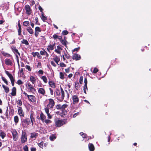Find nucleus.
Returning <instances> with one entry per match:
<instances>
[{
    "mask_svg": "<svg viewBox=\"0 0 151 151\" xmlns=\"http://www.w3.org/2000/svg\"><path fill=\"white\" fill-rule=\"evenodd\" d=\"M48 103L47 104V106L45 107V108H47L48 109H52L54 106L55 103L54 100L52 99H48Z\"/></svg>",
    "mask_w": 151,
    "mask_h": 151,
    "instance_id": "nucleus-3",
    "label": "nucleus"
},
{
    "mask_svg": "<svg viewBox=\"0 0 151 151\" xmlns=\"http://www.w3.org/2000/svg\"><path fill=\"white\" fill-rule=\"evenodd\" d=\"M72 99L74 104L77 103L78 102V98L76 95H73V96Z\"/></svg>",
    "mask_w": 151,
    "mask_h": 151,
    "instance_id": "nucleus-14",
    "label": "nucleus"
},
{
    "mask_svg": "<svg viewBox=\"0 0 151 151\" xmlns=\"http://www.w3.org/2000/svg\"><path fill=\"white\" fill-rule=\"evenodd\" d=\"M62 44L64 45H66V44L65 41L64 40H63L61 39V40H60Z\"/></svg>",
    "mask_w": 151,
    "mask_h": 151,
    "instance_id": "nucleus-52",
    "label": "nucleus"
},
{
    "mask_svg": "<svg viewBox=\"0 0 151 151\" xmlns=\"http://www.w3.org/2000/svg\"><path fill=\"white\" fill-rule=\"evenodd\" d=\"M11 95L13 96H14L16 95V89L15 87H13L12 89Z\"/></svg>",
    "mask_w": 151,
    "mask_h": 151,
    "instance_id": "nucleus-25",
    "label": "nucleus"
},
{
    "mask_svg": "<svg viewBox=\"0 0 151 151\" xmlns=\"http://www.w3.org/2000/svg\"><path fill=\"white\" fill-rule=\"evenodd\" d=\"M41 79H42L44 82L45 83H46L47 82V79L46 77L45 76H42L41 77Z\"/></svg>",
    "mask_w": 151,
    "mask_h": 151,
    "instance_id": "nucleus-34",
    "label": "nucleus"
},
{
    "mask_svg": "<svg viewBox=\"0 0 151 151\" xmlns=\"http://www.w3.org/2000/svg\"><path fill=\"white\" fill-rule=\"evenodd\" d=\"M45 113L47 114V118L48 119H51L52 117V115H51L49 112V109L47 108H45Z\"/></svg>",
    "mask_w": 151,
    "mask_h": 151,
    "instance_id": "nucleus-13",
    "label": "nucleus"
},
{
    "mask_svg": "<svg viewBox=\"0 0 151 151\" xmlns=\"http://www.w3.org/2000/svg\"><path fill=\"white\" fill-rule=\"evenodd\" d=\"M14 120L16 124H17L19 122V118L17 116H15L14 117Z\"/></svg>",
    "mask_w": 151,
    "mask_h": 151,
    "instance_id": "nucleus-36",
    "label": "nucleus"
},
{
    "mask_svg": "<svg viewBox=\"0 0 151 151\" xmlns=\"http://www.w3.org/2000/svg\"><path fill=\"white\" fill-rule=\"evenodd\" d=\"M41 31V29L40 27H36L35 29V36L36 37H37L39 34V33Z\"/></svg>",
    "mask_w": 151,
    "mask_h": 151,
    "instance_id": "nucleus-10",
    "label": "nucleus"
},
{
    "mask_svg": "<svg viewBox=\"0 0 151 151\" xmlns=\"http://www.w3.org/2000/svg\"><path fill=\"white\" fill-rule=\"evenodd\" d=\"M12 51L14 53H17L20 55V53L15 46H12L11 47Z\"/></svg>",
    "mask_w": 151,
    "mask_h": 151,
    "instance_id": "nucleus-27",
    "label": "nucleus"
},
{
    "mask_svg": "<svg viewBox=\"0 0 151 151\" xmlns=\"http://www.w3.org/2000/svg\"><path fill=\"white\" fill-rule=\"evenodd\" d=\"M21 141L22 143H24L27 141V136L25 132L22 131V135L21 137Z\"/></svg>",
    "mask_w": 151,
    "mask_h": 151,
    "instance_id": "nucleus-6",
    "label": "nucleus"
},
{
    "mask_svg": "<svg viewBox=\"0 0 151 151\" xmlns=\"http://www.w3.org/2000/svg\"><path fill=\"white\" fill-rule=\"evenodd\" d=\"M25 68H26L29 71H31V68L28 65H26L25 66Z\"/></svg>",
    "mask_w": 151,
    "mask_h": 151,
    "instance_id": "nucleus-50",
    "label": "nucleus"
},
{
    "mask_svg": "<svg viewBox=\"0 0 151 151\" xmlns=\"http://www.w3.org/2000/svg\"><path fill=\"white\" fill-rule=\"evenodd\" d=\"M26 86L29 92H32L35 91L33 86L29 82H27Z\"/></svg>",
    "mask_w": 151,
    "mask_h": 151,
    "instance_id": "nucleus-5",
    "label": "nucleus"
},
{
    "mask_svg": "<svg viewBox=\"0 0 151 151\" xmlns=\"http://www.w3.org/2000/svg\"><path fill=\"white\" fill-rule=\"evenodd\" d=\"M6 134L5 133L1 130H0V137L2 139H4L6 137Z\"/></svg>",
    "mask_w": 151,
    "mask_h": 151,
    "instance_id": "nucleus-26",
    "label": "nucleus"
},
{
    "mask_svg": "<svg viewBox=\"0 0 151 151\" xmlns=\"http://www.w3.org/2000/svg\"><path fill=\"white\" fill-rule=\"evenodd\" d=\"M41 18L42 20L43 21L46 20L47 19V18L44 16V13L43 12H42L41 14Z\"/></svg>",
    "mask_w": 151,
    "mask_h": 151,
    "instance_id": "nucleus-33",
    "label": "nucleus"
},
{
    "mask_svg": "<svg viewBox=\"0 0 151 151\" xmlns=\"http://www.w3.org/2000/svg\"><path fill=\"white\" fill-rule=\"evenodd\" d=\"M39 132L42 134H44L45 132L46 131H45L43 128H41L40 129Z\"/></svg>",
    "mask_w": 151,
    "mask_h": 151,
    "instance_id": "nucleus-47",
    "label": "nucleus"
},
{
    "mask_svg": "<svg viewBox=\"0 0 151 151\" xmlns=\"http://www.w3.org/2000/svg\"><path fill=\"white\" fill-rule=\"evenodd\" d=\"M2 87L4 88V91L6 93H8L9 91V89L8 87L5 86L4 85H2Z\"/></svg>",
    "mask_w": 151,
    "mask_h": 151,
    "instance_id": "nucleus-32",
    "label": "nucleus"
},
{
    "mask_svg": "<svg viewBox=\"0 0 151 151\" xmlns=\"http://www.w3.org/2000/svg\"><path fill=\"white\" fill-rule=\"evenodd\" d=\"M68 105L66 104L61 105V110H63L67 107Z\"/></svg>",
    "mask_w": 151,
    "mask_h": 151,
    "instance_id": "nucleus-43",
    "label": "nucleus"
},
{
    "mask_svg": "<svg viewBox=\"0 0 151 151\" xmlns=\"http://www.w3.org/2000/svg\"><path fill=\"white\" fill-rule=\"evenodd\" d=\"M30 81L33 84H35L36 83V78L33 76H30Z\"/></svg>",
    "mask_w": 151,
    "mask_h": 151,
    "instance_id": "nucleus-23",
    "label": "nucleus"
},
{
    "mask_svg": "<svg viewBox=\"0 0 151 151\" xmlns=\"http://www.w3.org/2000/svg\"><path fill=\"white\" fill-rule=\"evenodd\" d=\"M23 149L24 151H28V147L27 145H25Z\"/></svg>",
    "mask_w": 151,
    "mask_h": 151,
    "instance_id": "nucleus-57",
    "label": "nucleus"
},
{
    "mask_svg": "<svg viewBox=\"0 0 151 151\" xmlns=\"http://www.w3.org/2000/svg\"><path fill=\"white\" fill-rule=\"evenodd\" d=\"M88 148L90 151H93L94 150V147L93 145L92 144L89 143L88 145Z\"/></svg>",
    "mask_w": 151,
    "mask_h": 151,
    "instance_id": "nucleus-22",
    "label": "nucleus"
},
{
    "mask_svg": "<svg viewBox=\"0 0 151 151\" xmlns=\"http://www.w3.org/2000/svg\"><path fill=\"white\" fill-rule=\"evenodd\" d=\"M67 122V120L64 119L63 120H56L55 123L57 127H60L65 124Z\"/></svg>",
    "mask_w": 151,
    "mask_h": 151,
    "instance_id": "nucleus-2",
    "label": "nucleus"
},
{
    "mask_svg": "<svg viewBox=\"0 0 151 151\" xmlns=\"http://www.w3.org/2000/svg\"><path fill=\"white\" fill-rule=\"evenodd\" d=\"M83 81V77L82 76H81L80 77L79 79V82L81 84H82Z\"/></svg>",
    "mask_w": 151,
    "mask_h": 151,
    "instance_id": "nucleus-58",
    "label": "nucleus"
},
{
    "mask_svg": "<svg viewBox=\"0 0 151 151\" xmlns=\"http://www.w3.org/2000/svg\"><path fill=\"white\" fill-rule=\"evenodd\" d=\"M32 54L33 56L34 57L37 56V57L39 59H41L42 58V56L40 55L39 53L38 52H32Z\"/></svg>",
    "mask_w": 151,
    "mask_h": 151,
    "instance_id": "nucleus-18",
    "label": "nucleus"
},
{
    "mask_svg": "<svg viewBox=\"0 0 151 151\" xmlns=\"http://www.w3.org/2000/svg\"><path fill=\"white\" fill-rule=\"evenodd\" d=\"M55 47V42L53 43H50L47 46V50L49 52H50V50H53Z\"/></svg>",
    "mask_w": 151,
    "mask_h": 151,
    "instance_id": "nucleus-7",
    "label": "nucleus"
},
{
    "mask_svg": "<svg viewBox=\"0 0 151 151\" xmlns=\"http://www.w3.org/2000/svg\"><path fill=\"white\" fill-rule=\"evenodd\" d=\"M49 89L50 90V93L51 95H53V93H54L53 90L52 89H51V88H49Z\"/></svg>",
    "mask_w": 151,
    "mask_h": 151,
    "instance_id": "nucleus-62",
    "label": "nucleus"
},
{
    "mask_svg": "<svg viewBox=\"0 0 151 151\" xmlns=\"http://www.w3.org/2000/svg\"><path fill=\"white\" fill-rule=\"evenodd\" d=\"M68 32L66 30H64L62 32V33L64 35H66L68 34Z\"/></svg>",
    "mask_w": 151,
    "mask_h": 151,
    "instance_id": "nucleus-61",
    "label": "nucleus"
},
{
    "mask_svg": "<svg viewBox=\"0 0 151 151\" xmlns=\"http://www.w3.org/2000/svg\"><path fill=\"white\" fill-rule=\"evenodd\" d=\"M30 138L31 139H35L36 137H37L38 136V134L37 133H36L35 132H33L31 133L30 134Z\"/></svg>",
    "mask_w": 151,
    "mask_h": 151,
    "instance_id": "nucleus-20",
    "label": "nucleus"
},
{
    "mask_svg": "<svg viewBox=\"0 0 151 151\" xmlns=\"http://www.w3.org/2000/svg\"><path fill=\"white\" fill-rule=\"evenodd\" d=\"M64 56H65V57L68 59H70L71 57L70 55L67 53L65 52L64 53Z\"/></svg>",
    "mask_w": 151,
    "mask_h": 151,
    "instance_id": "nucleus-41",
    "label": "nucleus"
},
{
    "mask_svg": "<svg viewBox=\"0 0 151 151\" xmlns=\"http://www.w3.org/2000/svg\"><path fill=\"white\" fill-rule=\"evenodd\" d=\"M57 98L60 101H62L64 99L65 96V93L62 88L60 87L59 89H56L55 91Z\"/></svg>",
    "mask_w": 151,
    "mask_h": 151,
    "instance_id": "nucleus-1",
    "label": "nucleus"
},
{
    "mask_svg": "<svg viewBox=\"0 0 151 151\" xmlns=\"http://www.w3.org/2000/svg\"><path fill=\"white\" fill-rule=\"evenodd\" d=\"M80 134V135L82 136L83 138H84L86 137V134L83 133V132H81Z\"/></svg>",
    "mask_w": 151,
    "mask_h": 151,
    "instance_id": "nucleus-51",
    "label": "nucleus"
},
{
    "mask_svg": "<svg viewBox=\"0 0 151 151\" xmlns=\"http://www.w3.org/2000/svg\"><path fill=\"white\" fill-rule=\"evenodd\" d=\"M39 146L41 148H43V142H42L38 144Z\"/></svg>",
    "mask_w": 151,
    "mask_h": 151,
    "instance_id": "nucleus-54",
    "label": "nucleus"
},
{
    "mask_svg": "<svg viewBox=\"0 0 151 151\" xmlns=\"http://www.w3.org/2000/svg\"><path fill=\"white\" fill-rule=\"evenodd\" d=\"M24 122L26 123L28 125L30 124L31 122L29 119H26L24 120Z\"/></svg>",
    "mask_w": 151,
    "mask_h": 151,
    "instance_id": "nucleus-39",
    "label": "nucleus"
},
{
    "mask_svg": "<svg viewBox=\"0 0 151 151\" xmlns=\"http://www.w3.org/2000/svg\"><path fill=\"white\" fill-rule=\"evenodd\" d=\"M22 42L23 44H24L26 45H29V43L26 40H22Z\"/></svg>",
    "mask_w": 151,
    "mask_h": 151,
    "instance_id": "nucleus-37",
    "label": "nucleus"
},
{
    "mask_svg": "<svg viewBox=\"0 0 151 151\" xmlns=\"http://www.w3.org/2000/svg\"><path fill=\"white\" fill-rule=\"evenodd\" d=\"M53 37L55 39H58L59 40H61V37H58L56 34H55L53 35Z\"/></svg>",
    "mask_w": 151,
    "mask_h": 151,
    "instance_id": "nucleus-35",
    "label": "nucleus"
},
{
    "mask_svg": "<svg viewBox=\"0 0 151 151\" xmlns=\"http://www.w3.org/2000/svg\"><path fill=\"white\" fill-rule=\"evenodd\" d=\"M1 78L4 82L7 85H8V82L6 79L3 77H1Z\"/></svg>",
    "mask_w": 151,
    "mask_h": 151,
    "instance_id": "nucleus-48",
    "label": "nucleus"
},
{
    "mask_svg": "<svg viewBox=\"0 0 151 151\" xmlns=\"http://www.w3.org/2000/svg\"><path fill=\"white\" fill-rule=\"evenodd\" d=\"M56 138V136L54 134H51L50 137V139L51 141H54Z\"/></svg>",
    "mask_w": 151,
    "mask_h": 151,
    "instance_id": "nucleus-30",
    "label": "nucleus"
},
{
    "mask_svg": "<svg viewBox=\"0 0 151 151\" xmlns=\"http://www.w3.org/2000/svg\"><path fill=\"white\" fill-rule=\"evenodd\" d=\"M29 100L32 102L35 101V97L33 95H29L28 97Z\"/></svg>",
    "mask_w": 151,
    "mask_h": 151,
    "instance_id": "nucleus-16",
    "label": "nucleus"
},
{
    "mask_svg": "<svg viewBox=\"0 0 151 151\" xmlns=\"http://www.w3.org/2000/svg\"><path fill=\"white\" fill-rule=\"evenodd\" d=\"M12 59H6L5 60V63L8 65H12Z\"/></svg>",
    "mask_w": 151,
    "mask_h": 151,
    "instance_id": "nucleus-12",
    "label": "nucleus"
},
{
    "mask_svg": "<svg viewBox=\"0 0 151 151\" xmlns=\"http://www.w3.org/2000/svg\"><path fill=\"white\" fill-rule=\"evenodd\" d=\"M11 132L12 134L13 140L14 141H16L17 140L19 136L17 132L14 129H12Z\"/></svg>",
    "mask_w": 151,
    "mask_h": 151,
    "instance_id": "nucleus-4",
    "label": "nucleus"
},
{
    "mask_svg": "<svg viewBox=\"0 0 151 151\" xmlns=\"http://www.w3.org/2000/svg\"><path fill=\"white\" fill-rule=\"evenodd\" d=\"M38 93L42 95H44L45 94V91L44 89L42 88H40L38 89Z\"/></svg>",
    "mask_w": 151,
    "mask_h": 151,
    "instance_id": "nucleus-17",
    "label": "nucleus"
},
{
    "mask_svg": "<svg viewBox=\"0 0 151 151\" xmlns=\"http://www.w3.org/2000/svg\"><path fill=\"white\" fill-rule=\"evenodd\" d=\"M99 70L98 69L96 68H95L93 69V72L94 73H96Z\"/></svg>",
    "mask_w": 151,
    "mask_h": 151,
    "instance_id": "nucleus-59",
    "label": "nucleus"
},
{
    "mask_svg": "<svg viewBox=\"0 0 151 151\" xmlns=\"http://www.w3.org/2000/svg\"><path fill=\"white\" fill-rule=\"evenodd\" d=\"M75 86L76 89L78 90L79 88V85L78 82H76L75 83Z\"/></svg>",
    "mask_w": 151,
    "mask_h": 151,
    "instance_id": "nucleus-45",
    "label": "nucleus"
},
{
    "mask_svg": "<svg viewBox=\"0 0 151 151\" xmlns=\"http://www.w3.org/2000/svg\"><path fill=\"white\" fill-rule=\"evenodd\" d=\"M1 52L2 54L4 56L6 57H9L11 56V55L7 53H6L4 52Z\"/></svg>",
    "mask_w": 151,
    "mask_h": 151,
    "instance_id": "nucleus-38",
    "label": "nucleus"
},
{
    "mask_svg": "<svg viewBox=\"0 0 151 151\" xmlns=\"http://www.w3.org/2000/svg\"><path fill=\"white\" fill-rule=\"evenodd\" d=\"M50 86L52 88H55V83L52 81H49L48 82Z\"/></svg>",
    "mask_w": 151,
    "mask_h": 151,
    "instance_id": "nucleus-24",
    "label": "nucleus"
},
{
    "mask_svg": "<svg viewBox=\"0 0 151 151\" xmlns=\"http://www.w3.org/2000/svg\"><path fill=\"white\" fill-rule=\"evenodd\" d=\"M18 113L21 116L24 117V112L23 111L22 108L20 107H19L18 108Z\"/></svg>",
    "mask_w": 151,
    "mask_h": 151,
    "instance_id": "nucleus-9",
    "label": "nucleus"
},
{
    "mask_svg": "<svg viewBox=\"0 0 151 151\" xmlns=\"http://www.w3.org/2000/svg\"><path fill=\"white\" fill-rule=\"evenodd\" d=\"M30 118L31 119V121L32 123V125H33V121H35V119L33 116V114L32 113H31L30 115Z\"/></svg>",
    "mask_w": 151,
    "mask_h": 151,
    "instance_id": "nucleus-31",
    "label": "nucleus"
},
{
    "mask_svg": "<svg viewBox=\"0 0 151 151\" xmlns=\"http://www.w3.org/2000/svg\"><path fill=\"white\" fill-rule=\"evenodd\" d=\"M40 116L41 119L43 122L46 118L45 116L43 113H41L40 114Z\"/></svg>",
    "mask_w": 151,
    "mask_h": 151,
    "instance_id": "nucleus-28",
    "label": "nucleus"
},
{
    "mask_svg": "<svg viewBox=\"0 0 151 151\" xmlns=\"http://www.w3.org/2000/svg\"><path fill=\"white\" fill-rule=\"evenodd\" d=\"M25 8L27 14L28 15L30 14V9L29 6L28 5H26L25 6Z\"/></svg>",
    "mask_w": 151,
    "mask_h": 151,
    "instance_id": "nucleus-19",
    "label": "nucleus"
},
{
    "mask_svg": "<svg viewBox=\"0 0 151 151\" xmlns=\"http://www.w3.org/2000/svg\"><path fill=\"white\" fill-rule=\"evenodd\" d=\"M80 47H78L75 48L72 51V52H75V51H78L80 49Z\"/></svg>",
    "mask_w": 151,
    "mask_h": 151,
    "instance_id": "nucleus-63",
    "label": "nucleus"
},
{
    "mask_svg": "<svg viewBox=\"0 0 151 151\" xmlns=\"http://www.w3.org/2000/svg\"><path fill=\"white\" fill-rule=\"evenodd\" d=\"M27 32L30 34L32 35L33 33V31L30 27L27 28Z\"/></svg>",
    "mask_w": 151,
    "mask_h": 151,
    "instance_id": "nucleus-29",
    "label": "nucleus"
},
{
    "mask_svg": "<svg viewBox=\"0 0 151 151\" xmlns=\"http://www.w3.org/2000/svg\"><path fill=\"white\" fill-rule=\"evenodd\" d=\"M56 108L57 109H60L61 110V105H57Z\"/></svg>",
    "mask_w": 151,
    "mask_h": 151,
    "instance_id": "nucleus-56",
    "label": "nucleus"
},
{
    "mask_svg": "<svg viewBox=\"0 0 151 151\" xmlns=\"http://www.w3.org/2000/svg\"><path fill=\"white\" fill-rule=\"evenodd\" d=\"M44 122L47 124L50 123L52 122L51 121L48 119L45 120Z\"/></svg>",
    "mask_w": 151,
    "mask_h": 151,
    "instance_id": "nucleus-49",
    "label": "nucleus"
},
{
    "mask_svg": "<svg viewBox=\"0 0 151 151\" xmlns=\"http://www.w3.org/2000/svg\"><path fill=\"white\" fill-rule=\"evenodd\" d=\"M57 47V48L55 49V52L58 54H60L61 51L62 50V47L60 46H58Z\"/></svg>",
    "mask_w": 151,
    "mask_h": 151,
    "instance_id": "nucleus-15",
    "label": "nucleus"
},
{
    "mask_svg": "<svg viewBox=\"0 0 151 151\" xmlns=\"http://www.w3.org/2000/svg\"><path fill=\"white\" fill-rule=\"evenodd\" d=\"M86 87H85V85H84V87H83V91H84V93H85L86 94V90H87V86L86 85Z\"/></svg>",
    "mask_w": 151,
    "mask_h": 151,
    "instance_id": "nucleus-55",
    "label": "nucleus"
},
{
    "mask_svg": "<svg viewBox=\"0 0 151 151\" xmlns=\"http://www.w3.org/2000/svg\"><path fill=\"white\" fill-rule=\"evenodd\" d=\"M24 25L27 27L29 25V22L28 21H24L23 22Z\"/></svg>",
    "mask_w": 151,
    "mask_h": 151,
    "instance_id": "nucleus-42",
    "label": "nucleus"
},
{
    "mask_svg": "<svg viewBox=\"0 0 151 151\" xmlns=\"http://www.w3.org/2000/svg\"><path fill=\"white\" fill-rule=\"evenodd\" d=\"M5 73L9 78L12 84V86H13L14 85V82L15 80L14 79L12 75L8 71H5Z\"/></svg>",
    "mask_w": 151,
    "mask_h": 151,
    "instance_id": "nucleus-8",
    "label": "nucleus"
},
{
    "mask_svg": "<svg viewBox=\"0 0 151 151\" xmlns=\"http://www.w3.org/2000/svg\"><path fill=\"white\" fill-rule=\"evenodd\" d=\"M46 52V51L44 49H43L42 50H41L40 51V53L41 55H45Z\"/></svg>",
    "mask_w": 151,
    "mask_h": 151,
    "instance_id": "nucleus-46",
    "label": "nucleus"
},
{
    "mask_svg": "<svg viewBox=\"0 0 151 151\" xmlns=\"http://www.w3.org/2000/svg\"><path fill=\"white\" fill-rule=\"evenodd\" d=\"M17 84L19 85H22L23 84V82L20 80H18L17 83Z\"/></svg>",
    "mask_w": 151,
    "mask_h": 151,
    "instance_id": "nucleus-53",
    "label": "nucleus"
},
{
    "mask_svg": "<svg viewBox=\"0 0 151 151\" xmlns=\"http://www.w3.org/2000/svg\"><path fill=\"white\" fill-rule=\"evenodd\" d=\"M73 58L76 60H78L81 59V56L78 54H76L73 56Z\"/></svg>",
    "mask_w": 151,
    "mask_h": 151,
    "instance_id": "nucleus-21",
    "label": "nucleus"
},
{
    "mask_svg": "<svg viewBox=\"0 0 151 151\" xmlns=\"http://www.w3.org/2000/svg\"><path fill=\"white\" fill-rule=\"evenodd\" d=\"M60 78L62 79H63L64 78V74L62 72L60 73Z\"/></svg>",
    "mask_w": 151,
    "mask_h": 151,
    "instance_id": "nucleus-40",
    "label": "nucleus"
},
{
    "mask_svg": "<svg viewBox=\"0 0 151 151\" xmlns=\"http://www.w3.org/2000/svg\"><path fill=\"white\" fill-rule=\"evenodd\" d=\"M51 64L54 67H55L56 66V64H55V62L53 61H51L50 62Z\"/></svg>",
    "mask_w": 151,
    "mask_h": 151,
    "instance_id": "nucleus-64",
    "label": "nucleus"
},
{
    "mask_svg": "<svg viewBox=\"0 0 151 151\" xmlns=\"http://www.w3.org/2000/svg\"><path fill=\"white\" fill-rule=\"evenodd\" d=\"M21 29H22L21 28L19 27V28L18 32V35H21V32H22Z\"/></svg>",
    "mask_w": 151,
    "mask_h": 151,
    "instance_id": "nucleus-60",
    "label": "nucleus"
},
{
    "mask_svg": "<svg viewBox=\"0 0 151 151\" xmlns=\"http://www.w3.org/2000/svg\"><path fill=\"white\" fill-rule=\"evenodd\" d=\"M52 59L55 62V63L58 64V62L60 61V58L57 56L54 55L52 56Z\"/></svg>",
    "mask_w": 151,
    "mask_h": 151,
    "instance_id": "nucleus-11",
    "label": "nucleus"
},
{
    "mask_svg": "<svg viewBox=\"0 0 151 151\" xmlns=\"http://www.w3.org/2000/svg\"><path fill=\"white\" fill-rule=\"evenodd\" d=\"M17 103L19 106H21L22 105V102L21 100H18L16 101Z\"/></svg>",
    "mask_w": 151,
    "mask_h": 151,
    "instance_id": "nucleus-44",
    "label": "nucleus"
}]
</instances>
